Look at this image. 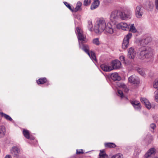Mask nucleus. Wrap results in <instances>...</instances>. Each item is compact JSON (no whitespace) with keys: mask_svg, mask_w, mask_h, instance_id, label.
Returning <instances> with one entry per match:
<instances>
[{"mask_svg":"<svg viewBox=\"0 0 158 158\" xmlns=\"http://www.w3.org/2000/svg\"><path fill=\"white\" fill-rule=\"evenodd\" d=\"M23 133L25 137L27 139H31L30 133L28 130L24 129L23 131Z\"/></svg>","mask_w":158,"mask_h":158,"instance_id":"24","label":"nucleus"},{"mask_svg":"<svg viewBox=\"0 0 158 158\" xmlns=\"http://www.w3.org/2000/svg\"><path fill=\"white\" fill-rule=\"evenodd\" d=\"M155 5L156 9L158 10V0H155Z\"/></svg>","mask_w":158,"mask_h":158,"instance_id":"42","label":"nucleus"},{"mask_svg":"<svg viewBox=\"0 0 158 158\" xmlns=\"http://www.w3.org/2000/svg\"><path fill=\"white\" fill-rule=\"evenodd\" d=\"M128 25L129 26V28L128 30L129 31L133 33H135L137 31V30L135 27L134 24H129Z\"/></svg>","mask_w":158,"mask_h":158,"instance_id":"22","label":"nucleus"},{"mask_svg":"<svg viewBox=\"0 0 158 158\" xmlns=\"http://www.w3.org/2000/svg\"><path fill=\"white\" fill-rule=\"evenodd\" d=\"M154 87L158 90V79H156L154 81L153 84Z\"/></svg>","mask_w":158,"mask_h":158,"instance_id":"33","label":"nucleus"},{"mask_svg":"<svg viewBox=\"0 0 158 158\" xmlns=\"http://www.w3.org/2000/svg\"><path fill=\"white\" fill-rule=\"evenodd\" d=\"M152 49L148 47L143 46L139 49V52L138 55L139 58L141 59L145 58H148L152 56Z\"/></svg>","mask_w":158,"mask_h":158,"instance_id":"1","label":"nucleus"},{"mask_svg":"<svg viewBox=\"0 0 158 158\" xmlns=\"http://www.w3.org/2000/svg\"><path fill=\"white\" fill-rule=\"evenodd\" d=\"M10 153L14 157H18L21 153L20 149L16 146L12 147L10 150Z\"/></svg>","mask_w":158,"mask_h":158,"instance_id":"8","label":"nucleus"},{"mask_svg":"<svg viewBox=\"0 0 158 158\" xmlns=\"http://www.w3.org/2000/svg\"><path fill=\"white\" fill-rule=\"evenodd\" d=\"M142 6H137L135 9V15L136 17L139 18H141L142 16L143 13L141 11Z\"/></svg>","mask_w":158,"mask_h":158,"instance_id":"17","label":"nucleus"},{"mask_svg":"<svg viewBox=\"0 0 158 158\" xmlns=\"http://www.w3.org/2000/svg\"><path fill=\"white\" fill-rule=\"evenodd\" d=\"M140 101L142 103L144 104L145 106L148 109H150L152 107L154 108V105L152 106L149 101L146 98H140Z\"/></svg>","mask_w":158,"mask_h":158,"instance_id":"10","label":"nucleus"},{"mask_svg":"<svg viewBox=\"0 0 158 158\" xmlns=\"http://www.w3.org/2000/svg\"><path fill=\"white\" fill-rule=\"evenodd\" d=\"M155 150L153 148H150L145 154V158H152L155 154Z\"/></svg>","mask_w":158,"mask_h":158,"instance_id":"13","label":"nucleus"},{"mask_svg":"<svg viewBox=\"0 0 158 158\" xmlns=\"http://www.w3.org/2000/svg\"><path fill=\"white\" fill-rule=\"evenodd\" d=\"M151 38L150 37H148L145 39L142 40L141 41V44L142 45H147L151 41Z\"/></svg>","mask_w":158,"mask_h":158,"instance_id":"23","label":"nucleus"},{"mask_svg":"<svg viewBox=\"0 0 158 158\" xmlns=\"http://www.w3.org/2000/svg\"><path fill=\"white\" fill-rule=\"evenodd\" d=\"M91 5L90 8L91 10L97 8L99 5V2L98 0H94Z\"/></svg>","mask_w":158,"mask_h":158,"instance_id":"21","label":"nucleus"},{"mask_svg":"<svg viewBox=\"0 0 158 158\" xmlns=\"http://www.w3.org/2000/svg\"><path fill=\"white\" fill-rule=\"evenodd\" d=\"M106 22L103 19H100L96 22L94 27V30L95 33L99 34L102 32L106 27Z\"/></svg>","mask_w":158,"mask_h":158,"instance_id":"2","label":"nucleus"},{"mask_svg":"<svg viewBox=\"0 0 158 158\" xmlns=\"http://www.w3.org/2000/svg\"><path fill=\"white\" fill-rule=\"evenodd\" d=\"M149 6H150V9H149L148 10H152L153 8V5H149Z\"/></svg>","mask_w":158,"mask_h":158,"instance_id":"45","label":"nucleus"},{"mask_svg":"<svg viewBox=\"0 0 158 158\" xmlns=\"http://www.w3.org/2000/svg\"><path fill=\"white\" fill-rule=\"evenodd\" d=\"M121 20H126L129 19H131L132 15L131 11L129 9L124 10L121 11Z\"/></svg>","mask_w":158,"mask_h":158,"instance_id":"5","label":"nucleus"},{"mask_svg":"<svg viewBox=\"0 0 158 158\" xmlns=\"http://www.w3.org/2000/svg\"><path fill=\"white\" fill-rule=\"evenodd\" d=\"M105 146L106 147L108 148H115L116 145L115 144L112 143H106L105 144Z\"/></svg>","mask_w":158,"mask_h":158,"instance_id":"26","label":"nucleus"},{"mask_svg":"<svg viewBox=\"0 0 158 158\" xmlns=\"http://www.w3.org/2000/svg\"><path fill=\"white\" fill-rule=\"evenodd\" d=\"M92 42L93 44L96 45H98L100 44V42L98 38H95L92 40Z\"/></svg>","mask_w":158,"mask_h":158,"instance_id":"32","label":"nucleus"},{"mask_svg":"<svg viewBox=\"0 0 158 158\" xmlns=\"http://www.w3.org/2000/svg\"><path fill=\"white\" fill-rule=\"evenodd\" d=\"M88 27L89 30L90 31H92L93 29V24L92 22L91 21H89L88 22Z\"/></svg>","mask_w":158,"mask_h":158,"instance_id":"31","label":"nucleus"},{"mask_svg":"<svg viewBox=\"0 0 158 158\" xmlns=\"http://www.w3.org/2000/svg\"><path fill=\"white\" fill-rule=\"evenodd\" d=\"M6 132L5 127L3 125H0V138L3 137Z\"/></svg>","mask_w":158,"mask_h":158,"instance_id":"20","label":"nucleus"},{"mask_svg":"<svg viewBox=\"0 0 158 158\" xmlns=\"http://www.w3.org/2000/svg\"><path fill=\"white\" fill-rule=\"evenodd\" d=\"M83 150H80L78 151V150H77V154H79L80 153H83Z\"/></svg>","mask_w":158,"mask_h":158,"instance_id":"44","label":"nucleus"},{"mask_svg":"<svg viewBox=\"0 0 158 158\" xmlns=\"http://www.w3.org/2000/svg\"><path fill=\"white\" fill-rule=\"evenodd\" d=\"M121 11L120 10L114 11L112 12L110 16V20L115 23L121 19Z\"/></svg>","mask_w":158,"mask_h":158,"instance_id":"3","label":"nucleus"},{"mask_svg":"<svg viewBox=\"0 0 158 158\" xmlns=\"http://www.w3.org/2000/svg\"><path fill=\"white\" fill-rule=\"evenodd\" d=\"M154 100L156 102H158V90L156 91V92L154 96Z\"/></svg>","mask_w":158,"mask_h":158,"instance_id":"35","label":"nucleus"},{"mask_svg":"<svg viewBox=\"0 0 158 158\" xmlns=\"http://www.w3.org/2000/svg\"><path fill=\"white\" fill-rule=\"evenodd\" d=\"M112 64L113 69L119 68L121 65L120 62L118 60H115L112 61Z\"/></svg>","mask_w":158,"mask_h":158,"instance_id":"16","label":"nucleus"},{"mask_svg":"<svg viewBox=\"0 0 158 158\" xmlns=\"http://www.w3.org/2000/svg\"><path fill=\"white\" fill-rule=\"evenodd\" d=\"M111 78L114 81H120L121 79V77L118 74L116 73H112L110 75Z\"/></svg>","mask_w":158,"mask_h":158,"instance_id":"19","label":"nucleus"},{"mask_svg":"<svg viewBox=\"0 0 158 158\" xmlns=\"http://www.w3.org/2000/svg\"><path fill=\"white\" fill-rule=\"evenodd\" d=\"M119 87L123 88V89H124V90L127 91L125 89L126 88V86L123 84H121L119 86Z\"/></svg>","mask_w":158,"mask_h":158,"instance_id":"43","label":"nucleus"},{"mask_svg":"<svg viewBox=\"0 0 158 158\" xmlns=\"http://www.w3.org/2000/svg\"><path fill=\"white\" fill-rule=\"evenodd\" d=\"M4 158H11V156L10 155H7Z\"/></svg>","mask_w":158,"mask_h":158,"instance_id":"46","label":"nucleus"},{"mask_svg":"<svg viewBox=\"0 0 158 158\" xmlns=\"http://www.w3.org/2000/svg\"><path fill=\"white\" fill-rule=\"evenodd\" d=\"M129 82L134 84H138L139 83V78L135 75H133L128 78Z\"/></svg>","mask_w":158,"mask_h":158,"instance_id":"11","label":"nucleus"},{"mask_svg":"<svg viewBox=\"0 0 158 158\" xmlns=\"http://www.w3.org/2000/svg\"><path fill=\"white\" fill-rule=\"evenodd\" d=\"M111 158H123V155L120 153H118L113 155Z\"/></svg>","mask_w":158,"mask_h":158,"instance_id":"30","label":"nucleus"},{"mask_svg":"<svg viewBox=\"0 0 158 158\" xmlns=\"http://www.w3.org/2000/svg\"><path fill=\"white\" fill-rule=\"evenodd\" d=\"M150 127L151 128L154 130L156 128V125L154 123H152L150 125Z\"/></svg>","mask_w":158,"mask_h":158,"instance_id":"40","label":"nucleus"},{"mask_svg":"<svg viewBox=\"0 0 158 158\" xmlns=\"http://www.w3.org/2000/svg\"><path fill=\"white\" fill-rule=\"evenodd\" d=\"M89 56L92 60H94L95 61H97L95 54L94 52L91 51L90 53V56Z\"/></svg>","mask_w":158,"mask_h":158,"instance_id":"28","label":"nucleus"},{"mask_svg":"<svg viewBox=\"0 0 158 158\" xmlns=\"http://www.w3.org/2000/svg\"><path fill=\"white\" fill-rule=\"evenodd\" d=\"M0 113L2 116V117H4L6 120L10 121H12V118L9 115L2 112H1Z\"/></svg>","mask_w":158,"mask_h":158,"instance_id":"25","label":"nucleus"},{"mask_svg":"<svg viewBox=\"0 0 158 158\" xmlns=\"http://www.w3.org/2000/svg\"><path fill=\"white\" fill-rule=\"evenodd\" d=\"M64 4L71 10H72L69 4L66 2H64Z\"/></svg>","mask_w":158,"mask_h":158,"instance_id":"41","label":"nucleus"},{"mask_svg":"<svg viewBox=\"0 0 158 158\" xmlns=\"http://www.w3.org/2000/svg\"><path fill=\"white\" fill-rule=\"evenodd\" d=\"M106 32L110 34H112L115 31V26L110 23H107L105 28Z\"/></svg>","mask_w":158,"mask_h":158,"instance_id":"7","label":"nucleus"},{"mask_svg":"<svg viewBox=\"0 0 158 158\" xmlns=\"http://www.w3.org/2000/svg\"><path fill=\"white\" fill-rule=\"evenodd\" d=\"M120 59L121 61L123 62V63H124L125 64L126 63L125 61V57L124 56H121L120 57Z\"/></svg>","mask_w":158,"mask_h":158,"instance_id":"39","label":"nucleus"},{"mask_svg":"<svg viewBox=\"0 0 158 158\" xmlns=\"http://www.w3.org/2000/svg\"><path fill=\"white\" fill-rule=\"evenodd\" d=\"M136 52L132 47L130 48L128 50V57L130 59H133L135 56Z\"/></svg>","mask_w":158,"mask_h":158,"instance_id":"12","label":"nucleus"},{"mask_svg":"<svg viewBox=\"0 0 158 158\" xmlns=\"http://www.w3.org/2000/svg\"><path fill=\"white\" fill-rule=\"evenodd\" d=\"M76 31L77 34V38L79 42H80V41L85 42H87V40L86 39V36L84 34L82 29L79 27H77Z\"/></svg>","mask_w":158,"mask_h":158,"instance_id":"4","label":"nucleus"},{"mask_svg":"<svg viewBox=\"0 0 158 158\" xmlns=\"http://www.w3.org/2000/svg\"><path fill=\"white\" fill-rule=\"evenodd\" d=\"M118 96H120L121 98H122L123 97V93L121 90H118Z\"/></svg>","mask_w":158,"mask_h":158,"instance_id":"38","label":"nucleus"},{"mask_svg":"<svg viewBox=\"0 0 158 158\" xmlns=\"http://www.w3.org/2000/svg\"><path fill=\"white\" fill-rule=\"evenodd\" d=\"M154 158H158L157 157H155Z\"/></svg>","mask_w":158,"mask_h":158,"instance_id":"48","label":"nucleus"},{"mask_svg":"<svg viewBox=\"0 0 158 158\" xmlns=\"http://www.w3.org/2000/svg\"><path fill=\"white\" fill-rule=\"evenodd\" d=\"M82 5V3L80 2H78L77 4L76 5V7L75 8V11H77L79 10L80 9V7Z\"/></svg>","mask_w":158,"mask_h":158,"instance_id":"29","label":"nucleus"},{"mask_svg":"<svg viewBox=\"0 0 158 158\" xmlns=\"http://www.w3.org/2000/svg\"><path fill=\"white\" fill-rule=\"evenodd\" d=\"M126 23L121 22L116 25V27L118 29L127 31L129 28V26Z\"/></svg>","mask_w":158,"mask_h":158,"instance_id":"9","label":"nucleus"},{"mask_svg":"<svg viewBox=\"0 0 158 158\" xmlns=\"http://www.w3.org/2000/svg\"><path fill=\"white\" fill-rule=\"evenodd\" d=\"M131 102L135 108L137 110L141 108V105L140 102L137 101H132Z\"/></svg>","mask_w":158,"mask_h":158,"instance_id":"18","label":"nucleus"},{"mask_svg":"<svg viewBox=\"0 0 158 158\" xmlns=\"http://www.w3.org/2000/svg\"><path fill=\"white\" fill-rule=\"evenodd\" d=\"M132 34L129 33L125 37L123 41L122 48L124 49H126L129 45V40L131 37Z\"/></svg>","mask_w":158,"mask_h":158,"instance_id":"6","label":"nucleus"},{"mask_svg":"<svg viewBox=\"0 0 158 158\" xmlns=\"http://www.w3.org/2000/svg\"><path fill=\"white\" fill-rule=\"evenodd\" d=\"M99 158H108V156L103 151H100L99 155Z\"/></svg>","mask_w":158,"mask_h":158,"instance_id":"27","label":"nucleus"},{"mask_svg":"<svg viewBox=\"0 0 158 158\" xmlns=\"http://www.w3.org/2000/svg\"><path fill=\"white\" fill-rule=\"evenodd\" d=\"M79 46L80 48L83 50L89 56H90V53L89 52V48L88 45L84 44L79 42Z\"/></svg>","mask_w":158,"mask_h":158,"instance_id":"15","label":"nucleus"},{"mask_svg":"<svg viewBox=\"0 0 158 158\" xmlns=\"http://www.w3.org/2000/svg\"><path fill=\"white\" fill-rule=\"evenodd\" d=\"M138 72L142 76H144L145 75V73L141 69H138L137 70Z\"/></svg>","mask_w":158,"mask_h":158,"instance_id":"34","label":"nucleus"},{"mask_svg":"<svg viewBox=\"0 0 158 158\" xmlns=\"http://www.w3.org/2000/svg\"><path fill=\"white\" fill-rule=\"evenodd\" d=\"M101 68L102 70L106 72H110L113 69V68L112 65L109 64H101Z\"/></svg>","mask_w":158,"mask_h":158,"instance_id":"14","label":"nucleus"},{"mask_svg":"<svg viewBox=\"0 0 158 158\" xmlns=\"http://www.w3.org/2000/svg\"><path fill=\"white\" fill-rule=\"evenodd\" d=\"M37 83L39 84H40V79L38 80L37 81Z\"/></svg>","mask_w":158,"mask_h":158,"instance_id":"47","label":"nucleus"},{"mask_svg":"<svg viewBox=\"0 0 158 158\" xmlns=\"http://www.w3.org/2000/svg\"><path fill=\"white\" fill-rule=\"evenodd\" d=\"M47 81L46 79L45 78H40V84L44 83Z\"/></svg>","mask_w":158,"mask_h":158,"instance_id":"37","label":"nucleus"},{"mask_svg":"<svg viewBox=\"0 0 158 158\" xmlns=\"http://www.w3.org/2000/svg\"><path fill=\"white\" fill-rule=\"evenodd\" d=\"M91 3V0H84V5L85 6H87L90 4Z\"/></svg>","mask_w":158,"mask_h":158,"instance_id":"36","label":"nucleus"}]
</instances>
